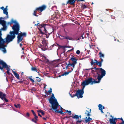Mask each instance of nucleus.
Wrapping results in <instances>:
<instances>
[{"instance_id":"nucleus-1","label":"nucleus","mask_w":124,"mask_h":124,"mask_svg":"<svg viewBox=\"0 0 124 124\" xmlns=\"http://www.w3.org/2000/svg\"><path fill=\"white\" fill-rule=\"evenodd\" d=\"M92 85L94 84V82L93 81V78H90L86 79L85 80L81 83V85L83 86L82 89L79 90H78V92L80 93V97H79L82 98L83 97V94L84 93V89L86 85H88L89 84Z\"/></svg>"},{"instance_id":"nucleus-2","label":"nucleus","mask_w":124,"mask_h":124,"mask_svg":"<svg viewBox=\"0 0 124 124\" xmlns=\"http://www.w3.org/2000/svg\"><path fill=\"white\" fill-rule=\"evenodd\" d=\"M97 73L98 75L97 78V79H93V82H94V84L98 83L100 82L101 79L106 74V71L102 68H99L98 71H97Z\"/></svg>"},{"instance_id":"nucleus-3","label":"nucleus","mask_w":124,"mask_h":124,"mask_svg":"<svg viewBox=\"0 0 124 124\" xmlns=\"http://www.w3.org/2000/svg\"><path fill=\"white\" fill-rule=\"evenodd\" d=\"M39 25V26L38 28V29L39 30L40 33L42 35L47 34H48L49 35H50L54 31L53 28L52 31L50 33L47 32L46 29L48 26V25L47 24H40Z\"/></svg>"},{"instance_id":"nucleus-4","label":"nucleus","mask_w":124,"mask_h":124,"mask_svg":"<svg viewBox=\"0 0 124 124\" xmlns=\"http://www.w3.org/2000/svg\"><path fill=\"white\" fill-rule=\"evenodd\" d=\"M49 102L51 105L52 108L50 109V110L57 109L58 106L59 105L57 100L55 99L53 93L52 94L51 97L49 99Z\"/></svg>"},{"instance_id":"nucleus-5","label":"nucleus","mask_w":124,"mask_h":124,"mask_svg":"<svg viewBox=\"0 0 124 124\" xmlns=\"http://www.w3.org/2000/svg\"><path fill=\"white\" fill-rule=\"evenodd\" d=\"M10 67V66L8 65L5 62L0 59V69L2 71H3L4 68H6L7 70V73L9 75Z\"/></svg>"},{"instance_id":"nucleus-6","label":"nucleus","mask_w":124,"mask_h":124,"mask_svg":"<svg viewBox=\"0 0 124 124\" xmlns=\"http://www.w3.org/2000/svg\"><path fill=\"white\" fill-rule=\"evenodd\" d=\"M46 8V6L45 5H43L37 8L34 12L33 15L36 16H38V15L36 14V13H37V11H40V12L39 14V15H41V12L45 10Z\"/></svg>"},{"instance_id":"nucleus-7","label":"nucleus","mask_w":124,"mask_h":124,"mask_svg":"<svg viewBox=\"0 0 124 124\" xmlns=\"http://www.w3.org/2000/svg\"><path fill=\"white\" fill-rule=\"evenodd\" d=\"M70 60L73 62L72 63H70V62L69 61L68 62L69 63L68 64L66 63H65V64L67 66L66 67V68L67 69L68 67H70V66H71L73 67V69L75 67V65L77 63V59L75 58V57L74 56H72V57H71Z\"/></svg>"},{"instance_id":"nucleus-8","label":"nucleus","mask_w":124,"mask_h":124,"mask_svg":"<svg viewBox=\"0 0 124 124\" xmlns=\"http://www.w3.org/2000/svg\"><path fill=\"white\" fill-rule=\"evenodd\" d=\"M12 28L13 31L11 32L16 35L19 34V31L20 30V25L18 23H16L12 27Z\"/></svg>"},{"instance_id":"nucleus-9","label":"nucleus","mask_w":124,"mask_h":124,"mask_svg":"<svg viewBox=\"0 0 124 124\" xmlns=\"http://www.w3.org/2000/svg\"><path fill=\"white\" fill-rule=\"evenodd\" d=\"M10 35H8L6 38V42L7 43H9L12 41L15 37L16 34L10 31L9 32Z\"/></svg>"},{"instance_id":"nucleus-10","label":"nucleus","mask_w":124,"mask_h":124,"mask_svg":"<svg viewBox=\"0 0 124 124\" xmlns=\"http://www.w3.org/2000/svg\"><path fill=\"white\" fill-rule=\"evenodd\" d=\"M6 41H5L4 39L2 38L0 39V49L2 50V51L4 53H5L6 52V51L5 47L7 46V45H5Z\"/></svg>"},{"instance_id":"nucleus-11","label":"nucleus","mask_w":124,"mask_h":124,"mask_svg":"<svg viewBox=\"0 0 124 124\" xmlns=\"http://www.w3.org/2000/svg\"><path fill=\"white\" fill-rule=\"evenodd\" d=\"M17 36V42L19 43L20 42H22V41L23 39V36L26 37V34L25 32H21L19 34H18Z\"/></svg>"},{"instance_id":"nucleus-12","label":"nucleus","mask_w":124,"mask_h":124,"mask_svg":"<svg viewBox=\"0 0 124 124\" xmlns=\"http://www.w3.org/2000/svg\"><path fill=\"white\" fill-rule=\"evenodd\" d=\"M42 44L43 46V48H41L42 50H45L46 48H47V40L45 39H43L42 41Z\"/></svg>"},{"instance_id":"nucleus-13","label":"nucleus","mask_w":124,"mask_h":124,"mask_svg":"<svg viewBox=\"0 0 124 124\" xmlns=\"http://www.w3.org/2000/svg\"><path fill=\"white\" fill-rule=\"evenodd\" d=\"M76 1V0H69L67 2L66 5L69 4L74 6Z\"/></svg>"},{"instance_id":"nucleus-14","label":"nucleus","mask_w":124,"mask_h":124,"mask_svg":"<svg viewBox=\"0 0 124 124\" xmlns=\"http://www.w3.org/2000/svg\"><path fill=\"white\" fill-rule=\"evenodd\" d=\"M84 123L85 124H86L88 123V124L90 123L91 122V120H92V118L88 117V118L86 117L84 118Z\"/></svg>"},{"instance_id":"nucleus-15","label":"nucleus","mask_w":124,"mask_h":124,"mask_svg":"<svg viewBox=\"0 0 124 124\" xmlns=\"http://www.w3.org/2000/svg\"><path fill=\"white\" fill-rule=\"evenodd\" d=\"M112 117V118H110L109 121L110 124H116V122L113 119L114 117L112 116H111Z\"/></svg>"},{"instance_id":"nucleus-16","label":"nucleus","mask_w":124,"mask_h":124,"mask_svg":"<svg viewBox=\"0 0 124 124\" xmlns=\"http://www.w3.org/2000/svg\"><path fill=\"white\" fill-rule=\"evenodd\" d=\"M78 91H76V93L75 94H73V95H72L70 94V96L72 98H73L75 96H77V97L78 98H80V93H78Z\"/></svg>"},{"instance_id":"nucleus-17","label":"nucleus","mask_w":124,"mask_h":124,"mask_svg":"<svg viewBox=\"0 0 124 124\" xmlns=\"http://www.w3.org/2000/svg\"><path fill=\"white\" fill-rule=\"evenodd\" d=\"M72 117L73 119L77 120L79 119V118L81 119V116L80 115L79 116L78 115H75L74 116H72Z\"/></svg>"},{"instance_id":"nucleus-18","label":"nucleus","mask_w":124,"mask_h":124,"mask_svg":"<svg viewBox=\"0 0 124 124\" xmlns=\"http://www.w3.org/2000/svg\"><path fill=\"white\" fill-rule=\"evenodd\" d=\"M6 96V94L5 93H3L2 92L0 91V98L1 99L3 100Z\"/></svg>"},{"instance_id":"nucleus-19","label":"nucleus","mask_w":124,"mask_h":124,"mask_svg":"<svg viewBox=\"0 0 124 124\" xmlns=\"http://www.w3.org/2000/svg\"><path fill=\"white\" fill-rule=\"evenodd\" d=\"M12 72L15 75V77L18 79L19 80L20 78H19V74L16 73L15 71H14L12 70Z\"/></svg>"},{"instance_id":"nucleus-20","label":"nucleus","mask_w":124,"mask_h":124,"mask_svg":"<svg viewBox=\"0 0 124 124\" xmlns=\"http://www.w3.org/2000/svg\"><path fill=\"white\" fill-rule=\"evenodd\" d=\"M103 59H101V61H100L99 62L97 61V62L96 63V65H98V66L100 67H101L102 66V62H103Z\"/></svg>"},{"instance_id":"nucleus-21","label":"nucleus","mask_w":124,"mask_h":124,"mask_svg":"<svg viewBox=\"0 0 124 124\" xmlns=\"http://www.w3.org/2000/svg\"><path fill=\"white\" fill-rule=\"evenodd\" d=\"M88 109L89 110H86L85 112V114H86L87 116H91V115L89 114L91 111V109H89V108Z\"/></svg>"},{"instance_id":"nucleus-22","label":"nucleus","mask_w":124,"mask_h":124,"mask_svg":"<svg viewBox=\"0 0 124 124\" xmlns=\"http://www.w3.org/2000/svg\"><path fill=\"white\" fill-rule=\"evenodd\" d=\"M31 70L32 71H36L38 72L39 74V72L37 68L36 67H33L32 66L31 68Z\"/></svg>"},{"instance_id":"nucleus-23","label":"nucleus","mask_w":124,"mask_h":124,"mask_svg":"<svg viewBox=\"0 0 124 124\" xmlns=\"http://www.w3.org/2000/svg\"><path fill=\"white\" fill-rule=\"evenodd\" d=\"M6 7V8H5V9H4L3 10V13L4 14H6V16H7V18L8 17V12H7L8 9Z\"/></svg>"},{"instance_id":"nucleus-24","label":"nucleus","mask_w":124,"mask_h":124,"mask_svg":"<svg viewBox=\"0 0 124 124\" xmlns=\"http://www.w3.org/2000/svg\"><path fill=\"white\" fill-rule=\"evenodd\" d=\"M53 109L55 110V112L56 113H60L61 114H64L62 109H61V111H59L58 110H57V109Z\"/></svg>"},{"instance_id":"nucleus-25","label":"nucleus","mask_w":124,"mask_h":124,"mask_svg":"<svg viewBox=\"0 0 124 124\" xmlns=\"http://www.w3.org/2000/svg\"><path fill=\"white\" fill-rule=\"evenodd\" d=\"M99 54L100 55L99 57L100 58L101 60V59H102V57L104 58V54L102 53L101 52H99Z\"/></svg>"},{"instance_id":"nucleus-26","label":"nucleus","mask_w":124,"mask_h":124,"mask_svg":"<svg viewBox=\"0 0 124 124\" xmlns=\"http://www.w3.org/2000/svg\"><path fill=\"white\" fill-rule=\"evenodd\" d=\"M99 109V110H102L103 109H104V107L101 104H99L98 105Z\"/></svg>"},{"instance_id":"nucleus-27","label":"nucleus","mask_w":124,"mask_h":124,"mask_svg":"<svg viewBox=\"0 0 124 124\" xmlns=\"http://www.w3.org/2000/svg\"><path fill=\"white\" fill-rule=\"evenodd\" d=\"M0 24L2 26L5 25L6 24V22L4 20H0Z\"/></svg>"},{"instance_id":"nucleus-28","label":"nucleus","mask_w":124,"mask_h":124,"mask_svg":"<svg viewBox=\"0 0 124 124\" xmlns=\"http://www.w3.org/2000/svg\"><path fill=\"white\" fill-rule=\"evenodd\" d=\"M37 112L38 113H40L42 115L45 114V113L43 110L41 109H40L39 110H37Z\"/></svg>"},{"instance_id":"nucleus-29","label":"nucleus","mask_w":124,"mask_h":124,"mask_svg":"<svg viewBox=\"0 0 124 124\" xmlns=\"http://www.w3.org/2000/svg\"><path fill=\"white\" fill-rule=\"evenodd\" d=\"M83 120L82 119H80V120H78L76 122V124H81V122Z\"/></svg>"},{"instance_id":"nucleus-30","label":"nucleus","mask_w":124,"mask_h":124,"mask_svg":"<svg viewBox=\"0 0 124 124\" xmlns=\"http://www.w3.org/2000/svg\"><path fill=\"white\" fill-rule=\"evenodd\" d=\"M68 39L69 40H71V38L69 36H67V37H63V38H61V39Z\"/></svg>"},{"instance_id":"nucleus-31","label":"nucleus","mask_w":124,"mask_h":124,"mask_svg":"<svg viewBox=\"0 0 124 124\" xmlns=\"http://www.w3.org/2000/svg\"><path fill=\"white\" fill-rule=\"evenodd\" d=\"M14 106L16 108H20L21 107V105L19 104H14Z\"/></svg>"},{"instance_id":"nucleus-32","label":"nucleus","mask_w":124,"mask_h":124,"mask_svg":"<svg viewBox=\"0 0 124 124\" xmlns=\"http://www.w3.org/2000/svg\"><path fill=\"white\" fill-rule=\"evenodd\" d=\"M81 8L83 9L87 8V7L85 4H82V5Z\"/></svg>"},{"instance_id":"nucleus-33","label":"nucleus","mask_w":124,"mask_h":124,"mask_svg":"<svg viewBox=\"0 0 124 124\" xmlns=\"http://www.w3.org/2000/svg\"><path fill=\"white\" fill-rule=\"evenodd\" d=\"M69 72H64L63 73L62 75V76H64V75L66 76L69 74Z\"/></svg>"},{"instance_id":"nucleus-34","label":"nucleus","mask_w":124,"mask_h":124,"mask_svg":"<svg viewBox=\"0 0 124 124\" xmlns=\"http://www.w3.org/2000/svg\"><path fill=\"white\" fill-rule=\"evenodd\" d=\"M3 28H2V30H6L7 29V26L6 25H5L3 26Z\"/></svg>"},{"instance_id":"nucleus-35","label":"nucleus","mask_w":124,"mask_h":124,"mask_svg":"<svg viewBox=\"0 0 124 124\" xmlns=\"http://www.w3.org/2000/svg\"><path fill=\"white\" fill-rule=\"evenodd\" d=\"M10 22L12 23H14L15 24L16 23H17L16 21L14 20L13 19H12Z\"/></svg>"},{"instance_id":"nucleus-36","label":"nucleus","mask_w":124,"mask_h":124,"mask_svg":"<svg viewBox=\"0 0 124 124\" xmlns=\"http://www.w3.org/2000/svg\"><path fill=\"white\" fill-rule=\"evenodd\" d=\"M28 78L32 83H33L34 82V81L33 79L29 77Z\"/></svg>"},{"instance_id":"nucleus-37","label":"nucleus","mask_w":124,"mask_h":124,"mask_svg":"<svg viewBox=\"0 0 124 124\" xmlns=\"http://www.w3.org/2000/svg\"><path fill=\"white\" fill-rule=\"evenodd\" d=\"M30 114L28 112H27L26 113V115L25 116L26 117H29L30 116Z\"/></svg>"},{"instance_id":"nucleus-38","label":"nucleus","mask_w":124,"mask_h":124,"mask_svg":"<svg viewBox=\"0 0 124 124\" xmlns=\"http://www.w3.org/2000/svg\"><path fill=\"white\" fill-rule=\"evenodd\" d=\"M31 121L32 122H33L35 123H37V121H36V120H35L34 118L32 119H31Z\"/></svg>"},{"instance_id":"nucleus-39","label":"nucleus","mask_w":124,"mask_h":124,"mask_svg":"<svg viewBox=\"0 0 124 124\" xmlns=\"http://www.w3.org/2000/svg\"><path fill=\"white\" fill-rule=\"evenodd\" d=\"M91 69L92 70L95 69L96 70H97V71H98L99 70V68H97L96 67H94L93 68H92Z\"/></svg>"},{"instance_id":"nucleus-40","label":"nucleus","mask_w":124,"mask_h":124,"mask_svg":"<svg viewBox=\"0 0 124 124\" xmlns=\"http://www.w3.org/2000/svg\"><path fill=\"white\" fill-rule=\"evenodd\" d=\"M93 63H94L93 61V59H92L91 60V65H93Z\"/></svg>"},{"instance_id":"nucleus-41","label":"nucleus","mask_w":124,"mask_h":124,"mask_svg":"<svg viewBox=\"0 0 124 124\" xmlns=\"http://www.w3.org/2000/svg\"><path fill=\"white\" fill-rule=\"evenodd\" d=\"M76 53L77 54H79L80 53V52L79 50H78L76 51Z\"/></svg>"},{"instance_id":"nucleus-42","label":"nucleus","mask_w":124,"mask_h":124,"mask_svg":"<svg viewBox=\"0 0 124 124\" xmlns=\"http://www.w3.org/2000/svg\"><path fill=\"white\" fill-rule=\"evenodd\" d=\"M52 89L51 88H50V90H49L48 91V92L50 93H51L52 92Z\"/></svg>"},{"instance_id":"nucleus-43","label":"nucleus","mask_w":124,"mask_h":124,"mask_svg":"<svg viewBox=\"0 0 124 124\" xmlns=\"http://www.w3.org/2000/svg\"><path fill=\"white\" fill-rule=\"evenodd\" d=\"M38 116H37V115L35 116H34V118L35 119V120H36V121L38 120Z\"/></svg>"},{"instance_id":"nucleus-44","label":"nucleus","mask_w":124,"mask_h":124,"mask_svg":"<svg viewBox=\"0 0 124 124\" xmlns=\"http://www.w3.org/2000/svg\"><path fill=\"white\" fill-rule=\"evenodd\" d=\"M23 80L22 79H21L20 81H19L18 82L19 83L21 84L23 82Z\"/></svg>"},{"instance_id":"nucleus-45","label":"nucleus","mask_w":124,"mask_h":124,"mask_svg":"<svg viewBox=\"0 0 124 124\" xmlns=\"http://www.w3.org/2000/svg\"><path fill=\"white\" fill-rule=\"evenodd\" d=\"M4 99L5 101L6 102H8V100L7 99L5 98V97L4 98Z\"/></svg>"},{"instance_id":"nucleus-46","label":"nucleus","mask_w":124,"mask_h":124,"mask_svg":"<svg viewBox=\"0 0 124 124\" xmlns=\"http://www.w3.org/2000/svg\"><path fill=\"white\" fill-rule=\"evenodd\" d=\"M39 47H41V48H43V46L42 44H40V45H39Z\"/></svg>"},{"instance_id":"nucleus-47","label":"nucleus","mask_w":124,"mask_h":124,"mask_svg":"<svg viewBox=\"0 0 124 124\" xmlns=\"http://www.w3.org/2000/svg\"><path fill=\"white\" fill-rule=\"evenodd\" d=\"M105 21H106L105 20H103L102 19H100V21L101 22H105Z\"/></svg>"},{"instance_id":"nucleus-48","label":"nucleus","mask_w":124,"mask_h":124,"mask_svg":"<svg viewBox=\"0 0 124 124\" xmlns=\"http://www.w3.org/2000/svg\"><path fill=\"white\" fill-rule=\"evenodd\" d=\"M72 116H67L65 117V118H69L70 117H72Z\"/></svg>"},{"instance_id":"nucleus-49","label":"nucleus","mask_w":124,"mask_h":124,"mask_svg":"<svg viewBox=\"0 0 124 124\" xmlns=\"http://www.w3.org/2000/svg\"><path fill=\"white\" fill-rule=\"evenodd\" d=\"M2 34L1 33V31H0V39H1L2 38L1 36L2 35Z\"/></svg>"},{"instance_id":"nucleus-50","label":"nucleus","mask_w":124,"mask_h":124,"mask_svg":"<svg viewBox=\"0 0 124 124\" xmlns=\"http://www.w3.org/2000/svg\"><path fill=\"white\" fill-rule=\"evenodd\" d=\"M2 34L1 33V31H0V39H1L2 38L1 36L2 35Z\"/></svg>"},{"instance_id":"nucleus-51","label":"nucleus","mask_w":124,"mask_h":124,"mask_svg":"<svg viewBox=\"0 0 124 124\" xmlns=\"http://www.w3.org/2000/svg\"><path fill=\"white\" fill-rule=\"evenodd\" d=\"M2 34L1 33V31H0V39H1L2 38L1 36L2 35Z\"/></svg>"},{"instance_id":"nucleus-52","label":"nucleus","mask_w":124,"mask_h":124,"mask_svg":"<svg viewBox=\"0 0 124 124\" xmlns=\"http://www.w3.org/2000/svg\"><path fill=\"white\" fill-rule=\"evenodd\" d=\"M46 35V38H48L49 37V35L48 34H45Z\"/></svg>"},{"instance_id":"nucleus-53","label":"nucleus","mask_w":124,"mask_h":124,"mask_svg":"<svg viewBox=\"0 0 124 124\" xmlns=\"http://www.w3.org/2000/svg\"><path fill=\"white\" fill-rule=\"evenodd\" d=\"M61 47H63V48H65V47H67V46H61Z\"/></svg>"},{"instance_id":"nucleus-54","label":"nucleus","mask_w":124,"mask_h":124,"mask_svg":"<svg viewBox=\"0 0 124 124\" xmlns=\"http://www.w3.org/2000/svg\"><path fill=\"white\" fill-rule=\"evenodd\" d=\"M37 81L38 82H40L41 81V79L40 78H38V79H37Z\"/></svg>"},{"instance_id":"nucleus-55","label":"nucleus","mask_w":124,"mask_h":124,"mask_svg":"<svg viewBox=\"0 0 124 124\" xmlns=\"http://www.w3.org/2000/svg\"><path fill=\"white\" fill-rule=\"evenodd\" d=\"M46 118L44 117H42V118L44 120H46V118H47V117L46 116Z\"/></svg>"},{"instance_id":"nucleus-56","label":"nucleus","mask_w":124,"mask_h":124,"mask_svg":"<svg viewBox=\"0 0 124 124\" xmlns=\"http://www.w3.org/2000/svg\"><path fill=\"white\" fill-rule=\"evenodd\" d=\"M84 0H76V1H77V2L80 1H84Z\"/></svg>"},{"instance_id":"nucleus-57","label":"nucleus","mask_w":124,"mask_h":124,"mask_svg":"<svg viewBox=\"0 0 124 124\" xmlns=\"http://www.w3.org/2000/svg\"><path fill=\"white\" fill-rule=\"evenodd\" d=\"M94 61H95V62H94L93 64L95 63L96 64L97 63L96 62H97V60L95 59L94 60Z\"/></svg>"},{"instance_id":"nucleus-58","label":"nucleus","mask_w":124,"mask_h":124,"mask_svg":"<svg viewBox=\"0 0 124 124\" xmlns=\"http://www.w3.org/2000/svg\"><path fill=\"white\" fill-rule=\"evenodd\" d=\"M5 104L4 103H3V104H0V107H1L2 106L4 105Z\"/></svg>"},{"instance_id":"nucleus-59","label":"nucleus","mask_w":124,"mask_h":124,"mask_svg":"<svg viewBox=\"0 0 124 124\" xmlns=\"http://www.w3.org/2000/svg\"><path fill=\"white\" fill-rule=\"evenodd\" d=\"M38 114L39 116L41 117H42L41 115L38 112Z\"/></svg>"},{"instance_id":"nucleus-60","label":"nucleus","mask_w":124,"mask_h":124,"mask_svg":"<svg viewBox=\"0 0 124 124\" xmlns=\"http://www.w3.org/2000/svg\"><path fill=\"white\" fill-rule=\"evenodd\" d=\"M55 18H56V19H58V18H59V17H58L57 16V15H56L54 17Z\"/></svg>"},{"instance_id":"nucleus-61","label":"nucleus","mask_w":124,"mask_h":124,"mask_svg":"<svg viewBox=\"0 0 124 124\" xmlns=\"http://www.w3.org/2000/svg\"><path fill=\"white\" fill-rule=\"evenodd\" d=\"M89 32H88V33H86V35L88 37V36H89Z\"/></svg>"},{"instance_id":"nucleus-62","label":"nucleus","mask_w":124,"mask_h":124,"mask_svg":"<svg viewBox=\"0 0 124 124\" xmlns=\"http://www.w3.org/2000/svg\"><path fill=\"white\" fill-rule=\"evenodd\" d=\"M68 113L69 114H70V115L71 114V111L70 110L69 111Z\"/></svg>"},{"instance_id":"nucleus-63","label":"nucleus","mask_w":124,"mask_h":124,"mask_svg":"<svg viewBox=\"0 0 124 124\" xmlns=\"http://www.w3.org/2000/svg\"><path fill=\"white\" fill-rule=\"evenodd\" d=\"M1 8L2 10H4V9H5V8H4V7L3 6L1 7Z\"/></svg>"},{"instance_id":"nucleus-64","label":"nucleus","mask_w":124,"mask_h":124,"mask_svg":"<svg viewBox=\"0 0 124 124\" xmlns=\"http://www.w3.org/2000/svg\"><path fill=\"white\" fill-rule=\"evenodd\" d=\"M31 111L32 112L33 114L35 112H34V111L33 110H31Z\"/></svg>"}]
</instances>
